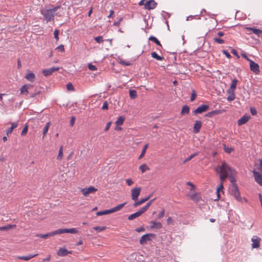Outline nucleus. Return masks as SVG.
<instances>
[{
  "instance_id": "69168bd1",
  "label": "nucleus",
  "mask_w": 262,
  "mask_h": 262,
  "mask_svg": "<svg viewBox=\"0 0 262 262\" xmlns=\"http://www.w3.org/2000/svg\"><path fill=\"white\" fill-rule=\"evenodd\" d=\"M250 112L252 115L254 116L257 114V111L255 108L251 107L250 108Z\"/></svg>"
},
{
  "instance_id": "0eeeda50",
  "label": "nucleus",
  "mask_w": 262,
  "mask_h": 262,
  "mask_svg": "<svg viewBox=\"0 0 262 262\" xmlns=\"http://www.w3.org/2000/svg\"><path fill=\"white\" fill-rule=\"evenodd\" d=\"M157 3L154 0L147 1L144 5V9L146 10L154 9L157 6Z\"/></svg>"
},
{
  "instance_id": "338daca9",
  "label": "nucleus",
  "mask_w": 262,
  "mask_h": 262,
  "mask_svg": "<svg viewBox=\"0 0 262 262\" xmlns=\"http://www.w3.org/2000/svg\"><path fill=\"white\" fill-rule=\"evenodd\" d=\"M223 53L228 58H231V55L226 50H223Z\"/></svg>"
},
{
  "instance_id": "4be33fe9",
  "label": "nucleus",
  "mask_w": 262,
  "mask_h": 262,
  "mask_svg": "<svg viewBox=\"0 0 262 262\" xmlns=\"http://www.w3.org/2000/svg\"><path fill=\"white\" fill-rule=\"evenodd\" d=\"M126 204V203L125 202L124 203L119 204L117 206L110 209L111 213H114L121 210L125 205Z\"/></svg>"
},
{
  "instance_id": "aec40b11",
  "label": "nucleus",
  "mask_w": 262,
  "mask_h": 262,
  "mask_svg": "<svg viewBox=\"0 0 262 262\" xmlns=\"http://www.w3.org/2000/svg\"><path fill=\"white\" fill-rule=\"evenodd\" d=\"M221 110H214L206 114L205 115V117L211 118L213 116L221 114Z\"/></svg>"
},
{
  "instance_id": "a211bd4d",
  "label": "nucleus",
  "mask_w": 262,
  "mask_h": 262,
  "mask_svg": "<svg viewBox=\"0 0 262 262\" xmlns=\"http://www.w3.org/2000/svg\"><path fill=\"white\" fill-rule=\"evenodd\" d=\"M60 232H61V234L64 233L75 234L78 233V231L76 228H73L70 229H60Z\"/></svg>"
},
{
  "instance_id": "b1692460",
  "label": "nucleus",
  "mask_w": 262,
  "mask_h": 262,
  "mask_svg": "<svg viewBox=\"0 0 262 262\" xmlns=\"http://www.w3.org/2000/svg\"><path fill=\"white\" fill-rule=\"evenodd\" d=\"M248 29L251 30L254 34L257 35L258 37H262V31L261 30L254 28H249Z\"/></svg>"
},
{
  "instance_id": "f8f14e48",
  "label": "nucleus",
  "mask_w": 262,
  "mask_h": 262,
  "mask_svg": "<svg viewBox=\"0 0 262 262\" xmlns=\"http://www.w3.org/2000/svg\"><path fill=\"white\" fill-rule=\"evenodd\" d=\"M255 181L260 186H262V174L255 170L253 171Z\"/></svg>"
},
{
  "instance_id": "39448f33",
  "label": "nucleus",
  "mask_w": 262,
  "mask_h": 262,
  "mask_svg": "<svg viewBox=\"0 0 262 262\" xmlns=\"http://www.w3.org/2000/svg\"><path fill=\"white\" fill-rule=\"evenodd\" d=\"M250 69L255 74L258 75L260 73L259 65L253 60H250Z\"/></svg>"
},
{
  "instance_id": "6e6552de",
  "label": "nucleus",
  "mask_w": 262,
  "mask_h": 262,
  "mask_svg": "<svg viewBox=\"0 0 262 262\" xmlns=\"http://www.w3.org/2000/svg\"><path fill=\"white\" fill-rule=\"evenodd\" d=\"M141 187H136L132 190L131 196L133 200L136 201L140 194Z\"/></svg>"
},
{
  "instance_id": "f704fd0d",
  "label": "nucleus",
  "mask_w": 262,
  "mask_h": 262,
  "mask_svg": "<svg viewBox=\"0 0 262 262\" xmlns=\"http://www.w3.org/2000/svg\"><path fill=\"white\" fill-rule=\"evenodd\" d=\"M140 215L139 213L137 211L133 214H130L128 217V219L130 221L133 220L136 218H137L138 217L140 216Z\"/></svg>"
},
{
  "instance_id": "412c9836",
  "label": "nucleus",
  "mask_w": 262,
  "mask_h": 262,
  "mask_svg": "<svg viewBox=\"0 0 262 262\" xmlns=\"http://www.w3.org/2000/svg\"><path fill=\"white\" fill-rule=\"evenodd\" d=\"M237 82H238V80L237 79H236V78L233 79L232 80V83L230 85V87L228 90L229 91H231L232 92V91L234 92L236 89Z\"/></svg>"
},
{
  "instance_id": "de8ad7c7",
  "label": "nucleus",
  "mask_w": 262,
  "mask_h": 262,
  "mask_svg": "<svg viewBox=\"0 0 262 262\" xmlns=\"http://www.w3.org/2000/svg\"><path fill=\"white\" fill-rule=\"evenodd\" d=\"M196 96V93L195 90H193L192 91L191 95L190 97V101H193Z\"/></svg>"
},
{
  "instance_id": "7ed1b4c3",
  "label": "nucleus",
  "mask_w": 262,
  "mask_h": 262,
  "mask_svg": "<svg viewBox=\"0 0 262 262\" xmlns=\"http://www.w3.org/2000/svg\"><path fill=\"white\" fill-rule=\"evenodd\" d=\"M229 192L230 194L233 196L236 200L239 202L242 201V198L240 195V192L236 184H234L230 186Z\"/></svg>"
},
{
  "instance_id": "6e6d98bb",
  "label": "nucleus",
  "mask_w": 262,
  "mask_h": 262,
  "mask_svg": "<svg viewBox=\"0 0 262 262\" xmlns=\"http://www.w3.org/2000/svg\"><path fill=\"white\" fill-rule=\"evenodd\" d=\"M67 89L70 91H73L74 90V88L71 83H69L67 84Z\"/></svg>"
},
{
  "instance_id": "9d476101",
  "label": "nucleus",
  "mask_w": 262,
  "mask_h": 262,
  "mask_svg": "<svg viewBox=\"0 0 262 262\" xmlns=\"http://www.w3.org/2000/svg\"><path fill=\"white\" fill-rule=\"evenodd\" d=\"M59 68L52 67L49 69H46L42 70V73L46 77L49 76L52 74L54 72L58 71Z\"/></svg>"
},
{
  "instance_id": "ddd939ff",
  "label": "nucleus",
  "mask_w": 262,
  "mask_h": 262,
  "mask_svg": "<svg viewBox=\"0 0 262 262\" xmlns=\"http://www.w3.org/2000/svg\"><path fill=\"white\" fill-rule=\"evenodd\" d=\"M32 88V85L30 84H25L20 88V93L28 95V94H30V90Z\"/></svg>"
},
{
  "instance_id": "49530a36",
  "label": "nucleus",
  "mask_w": 262,
  "mask_h": 262,
  "mask_svg": "<svg viewBox=\"0 0 262 262\" xmlns=\"http://www.w3.org/2000/svg\"><path fill=\"white\" fill-rule=\"evenodd\" d=\"M148 208L145 205L144 206L141 208L138 212L139 213L140 215H141L145 212H146Z\"/></svg>"
},
{
  "instance_id": "bb28decb",
  "label": "nucleus",
  "mask_w": 262,
  "mask_h": 262,
  "mask_svg": "<svg viewBox=\"0 0 262 262\" xmlns=\"http://www.w3.org/2000/svg\"><path fill=\"white\" fill-rule=\"evenodd\" d=\"M227 93L229 94V95L228 96V97L227 98V99L228 101H233V100H234V99L235 98L234 92L232 91V92L231 91L227 90Z\"/></svg>"
},
{
  "instance_id": "a19ab883",
  "label": "nucleus",
  "mask_w": 262,
  "mask_h": 262,
  "mask_svg": "<svg viewBox=\"0 0 262 262\" xmlns=\"http://www.w3.org/2000/svg\"><path fill=\"white\" fill-rule=\"evenodd\" d=\"M142 171V172H145L146 170L149 169V167L145 164H143L139 166V168Z\"/></svg>"
},
{
  "instance_id": "5701e85b",
  "label": "nucleus",
  "mask_w": 262,
  "mask_h": 262,
  "mask_svg": "<svg viewBox=\"0 0 262 262\" xmlns=\"http://www.w3.org/2000/svg\"><path fill=\"white\" fill-rule=\"evenodd\" d=\"M37 254H29L27 256H17V258L18 259H22V260H28L30 259H31L32 258H33L34 257H35L36 256H37Z\"/></svg>"
},
{
  "instance_id": "ea45409f",
  "label": "nucleus",
  "mask_w": 262,
  "mask_h": 262,
  "mask_svg": "<svg viewBox=\"0 0 262 262\" xmlns=\"http://www.w3.org/2000/svg\"><path fill=\"white\" fill-rule=\"evenodd\" d=\"M147 147H148V144H145V145L144 146V147H143V149H142V152H141V153L140 155V156H139V159H140L144 157V155H145V152H146V149H147Z\"/></svg>"
},
{
  "instance_id": "a878e982",
  "label": "nucleus",
  "mask_w": 262,
  "mask_h": 262,
  "mask_svg": "<svg viewBox=\"0 0 262 262\" xmlns=\"http://www.w3.org/2000/svg\"><path fill=\"white\" fill-rule=\"evenodd\" d=\"M190 111V108L189 106L185 105L182 107V111L181 112V115H184L185 114H189Z\"/></svg>"
},
{
  "instance_id": "37998d69",
  "label": "nucleus",
  "mask_w": 262,
  "mask_h": 262,
  "mask_svg": "<svg viewBox=\"0 0 262 262\" xmlns=\"http://www.w3.org/2000/svg\"><path fill=\"white\" fill-rule=\"evenodd\" d=\"M93 229L97 231V232H100L104 230L105 229H106V226H96L93 228Z\"/></svg>"
},
{
  "instance_id": "052dcab7",
  "label": "nucleus",
  "mask_w": 262,
  "mask_h": 262,
  "mask_svg": "<svg viewBox=\"0 0 262 262\" xmlns=\"http://www.w3.org/2000/svg\"><path fill=\"white\" fill-rule=\"evenodd\" d=\"M56 50H60V52H63L64 51V46L63 45H59V46H58L56 48Z\"/></svg>"
},
{
  "instance_id": "13d9d810",
  "label": "nucleus",
  "mask_w": 262,
  "mask_h": 262,
  "mask_svg": "<svg viewBox=\"0 0 262 262\" xmlns=\"http://www.w3.org/2000/svg\"><path fill=\"white\" fill-rule=\"evenodd\" d=\"M164 213H165V210L164 209H163L161 211V212L159 213L158 216V219H160L162 218L164 215Z\"/></svg>"
},
{
  "instance_id": "7c9ffc66",
  "label": "nucleus",
  "mask_w": 262,
  "mask_h": 262,
  "mask_svg": "<svg viewBox=\"0 0 262 262\" xmlns=\"http://www.w3.org/2000/svg\"><path fill=\"white\" fill-rule=\"evenodd\" d=\"M125 118L123 116H119L115 122V124L117 125H121L124 121Z\"/></svg>"
},
{
  "instance_id": "4468645a",
  "label": "nucleus",
  "mask_w": 262,
  "mask_h": 262,
  "mask_svg": "<svg viewBox=\"0 0 262 262\" xmlns=\"http://www.w3.org/2000/svg\"><path fill=\"white\" fill-rule=\"evenodd\" d=\"M69 254H72V251H68L64 248H60L57 252V254L59 256H65Z\"/></svg>"
},
{
  "instance_id": "5fc2aeb1",
  "label": "nucleus",
  "mask_w": 262,
  "mask_h": 262,
  "mask_svg": "<svg viewBox=\"0 0 262 262\" xmlns=\"http://www.w3.org/2000/svg\"><path fill=\"white\" fill-rule=\"evenodd\" d=\"M88 68L91 71H96L97 70V67L93 65L91 63H89L88 64Z\"/></svg>"
},
{
  "instance_id": "c756f323",
  "label": "nucleus",
  "mask_w": 262,
  "mask_h": 262,
  "mask_svg": "<svg viewBox=\"0 0 262 262\" xmlns=\"http://www.w3.org/2000/svg\"><path fill=\"white\" fill-rule=\"evenodd\" d=\"M151 56L152 58L156 59L158 60H162L164 59L163 56H159L156 52H153L151 53Z\"/></svg>"
},
{
  "instance_id": "680f3d73",
  "label": "nucleus",
  "mask_w": 262,
  "mask_h": 262,
  "mask_svg": "<svg viewBox=\"0 0 262 262\" xmlns=\"http://www.w3.org/2000/svg\"><path fill=\"white\" fill-rule=\"evenodd\" d=\"M231 52L235 56H236L237 57V58H239V56L237 52V51L234 49H232L231 51Z\"/></svg>"
},
{
  "instance_id": "c03bdc74",
  "label": "nucleus",
  "mask_w": 262,
  "mask_h": 262,
  "mask_svg": "<svg viewBox=\"0 0 262 262\" xmlns=\"http://www.w3.org/2000/svg\"><path fill=\"white\" fill-rule=\"evenodd\" d=\"M198 152H196L195 153H194L193 154H191L189 157H188L187 159H186L183 163H186L187 162L190 161V160H191L192 158H193L195 156H197L198 155Z\"/></svg>"
},
{
  "instance_id": "f257e3e1",
  "label": "nucleus",
  "mask_w": 262,
  "mask_h": 262,
  "mask_svg": "<svg viewBox=\"0 0 262 262\" xmlns=\"http://www.w3.org/2000/svg\"><path fill=\"white\" fill-rule=\"evenodd\" d=\"M215 170L216 172L220 174V179L221 183L216 188V194L217 198L215 199V201L218 200L220 198V191L222 190L224 188L223 182L228 177V172H231V168L225 162L222 163L221 166L218 165L215 168Z\"/></svg>"
},
{
  "instance_id": "393cba45",
  "label": "nucleus",
  "mask_w": 262,
  "mask_h": 262,
  "mask_svg": "<svg viewBox=\"0 0 262 262\" xmlns=\"http://www.w3.org/2000/svg\"><path fill=\"white\" fill-rule=\"evenodd\" d=\"M25 78L29 81L30 82H33L35 78V74L32 73L30 72L28 73L26 76Z\"/></svg>"
},
{
  "instance_id": "f3484780",
  "label": "nucleus",
  "mask_w": 262,
  "mask_h": 262,
  "mask_svg": "<svg viewBox=\"0 0 262 262\" xmlns=\"http://www.w3.org/2000/svg\"><path fill=\"white\" fill-rule=\"evenodd\" d=\"M151 196V194L149 195L148 196L141 199L139 201L135 202L133 205L134 207H137L139 206V205L142 204L143 203H144L145 202H146L147 201H148L150 198Z\"/></svg>"
},
{
  "instance_id": "4c0bfd02",
  "label": "nucleus",
  "mask_w": 262,
  "mask_h": 262,
  "mask_svg": "<svg viewBox=\"0 0 262 262\" xmlns=\"http://www.w3.org/2000/svg\"><path fill=\"white\" fill-rule=\"evenodd\" d=\"M50 122H47L46 123L44 128H43V138L46 136V134L47 133L48 131V129H49V128L50 127Z\"/></svg>"
},
{
  "instance_id": "cd10ccee",
  "label": "nucleus",
  "mask_w": 262,
  "mask_h": 262,
  "mask_svg": "<svg viewBox=\"0 0 262 262\" xmlns=\"http://www.w3.org/2000/svg\"><path fill=\"white\" fill-rule=\"evenodd\" d=\"M17 123L16 122H12L11 123V126L7 130V135H9L11 134L13 130L17 126Z\"/></svg>"
},
{
  "instance_id": "c85d7f7f",
  "label": "nucleus",
  "mask_w": 262,
  "mask_h": 262,
  "mask_svg": "<svg viewBox=\"0 0 262 262\" xmlns=\"http://www.w3.org/2000/svg\"><path fill=\"white\" fill-rule=\"evenodd\" d=\"M149 40L154 42L157 45L160 46L162 48V46L160 43V42L158 40V39L154 36H150L149 37Z\"/></svg>"
},
{
  "instance_id": "473e14b6",
  "label": "nucleus",
  "mask_w": 262,
  "mask_h": 262,
  "mask_svg": "<svg viewBox=\"0 0 262 262\" xmlns=\"http://www.w3.org/2000/svg\"><path fill=\"white\" fill-rule=\"evenodd\" d=\"M60 229H58L57 230L49 232L47 234H48V236L49 237L53 236H54L57 234H61V232H60Z\"/></svg>"
},
{
  "instance_id": "a18cd8bd",
  "label": "nucleus",
  "mask_w": 262,
  "mask_h": 262,
  "mask_svg": "<svg viewBox=\"0 0 262 262\" xmlns=\"http://www.w3.org/2000/svg\"><path fill=\"white\" fill-rule=\"evenodd\" d=\"M40 93V92L39 91H35L34 93H32L31 91V90H30V94H29L30 96H28V97L30 98H34L36 95L39 94ZM28 95H29V94H28Z\"/></svg>"
},
{
  "instance_id": "864d4df0",
  "label": "nucleus",
  "mask_w": 262,
  "mask_h": 262,
  "mask_svg": "<svg viewBox=\"0 0 262 262\" xmlns=\"http://www.w3.org/2000/svg\"><path fill=\"white\" fill-rule=\"evenodd\" d=\"M28 126L27 125H26L22 132H21V136H25V135H26V134L27 133V132H28Z\"/></svg>"
},
{
  "instance_id": "8fccbe9b",
  "label": "nucleus",
  "mask_w": 262,
  "mask_h": 262,
  "mask_svg": "<svg viewBox=\"0 0 262 262\" xmlns=\"http://www.w3.org/2000/svg\"><path fill=\"white\" fill-rule=\"evenodd\" d=\"M59 33V31L57 29H55L54 32V37L57 41L59 40V37H58Z\"/></svg>"
},
{
  "instance_id": "2f4dec72",
  "label": "nucleus",
  "mask_w": 262,
  "mask_h": 262,
  "mask_svg": "<svg viewBox=\"0 0 262 262\" xmlns=\"http://www.w3.org/2000/svg\"><path fill=\"white\" fill-rule=\"evenodd\" d=\"M60 229H58L57 230L49 232L47 234H48V236L49 237L53 236H54L57 234H61V232H60Z\"/></svg>"
},
{
  "instance_id": "603ef678",
  "label": "nucleus",
  "mask_w": 262,
  "mask_h": 262,
  "mask_svg": "<svg viewBox=\"0 0 262 262\" xmlns=\"http://www.w3.org/2000/svg\"><path fill=\"white\" fill-rule=\"evenodd\" d=\"M213 40H214V41H215L216 42H217L219 44H222L225 42V41L223 39L217 38V37L214 38Z\"/></svg>"
},
{
  "instance_id": "1a4fd4ad",
  "label": "nucleus",
  "mask_w": 262,
  "mask_h": 262,
  "mask_svg": "<svg viewBox=\"0 0 262 262\" xmlns=\"http://www.w3.org/2000/svg\"><path fill=\"white\" fill-rule=\"evenodd\" d=\"M97 189L95 188L93 186H90L87 188L81 189V191L84 196H88L89 194L94 193L96 191Z\"/></svg>"
},
{
  "instance_id": "20e7f679",
  "label": "nucleus",
  "mask_w": 262,
  "mask_h": 262,
  "mask_svg": "<svg viewBox=\"0 0 262 262\" xmlns=\"http://www.w3.org/2000/svg\"><path fill=\"white\" fill-rule=\"evenodd\" d=\"M156 237V234L154 233H147L143 235L139 241L140 244L142 245H144L146 244L148 241H152V239L155 238Z\"/></svg>"
},
{
  "instance_id": "3c124183",
  "label": "nucleus",
  "mask_w": 262,
  "mask_h": 262,
  "mask_svg": "<svg viewBox=\"0 0 262 262\" xmlns=\"http://www.w3.org/2000/svg\"><path fill=\"white\" fill-rule=\"evenodd\" d=\"M224 149L225 151L228 154L231 153L234 150L233 148L227 147L226 146L224 147Z\"/></svg>"
},
{
  "instance_id": "09e8293b",
  "label": "nucleus",
  "mask_w": 262,
  "mask_h": 262,
  "mask_svg": "<svg viewBox=\"0 0 262 262\" xmlns=\"http://www.w3.org/2000/svg\"><path fill=\"white\" fill-rule=\"evenodd\" d=\"M94 40L98 43H101L103 42V37L101 36H98L94 38Z\"/></svg>"
},
{
  "instance_id": "6ab92c4d",
  "label": "nucleus",
  "mask_w": 262,
  "mask_h": 262,
  "mask_svg": "<svg viewBox=\"0 0 262 262\" xmlns=\"http://www.w3.org/2000/svg\"><path fill=\"white\" fill-rule=\"evenodd\" d=\"M150 223L152 224V225L149 227L150 229H161L162 228V225L160 222H156L155 221H150Z\"/></svg>"
},
{
  "instance_id": "58836bf2",
  "label": "nucleus",
  "mask_w": 262,
  "mask_h": 262,
  "mask_svg": "<svg viewBox=\"0 0 262 262\" xmlns=\"http://www.w3.org/2000/svg\"><path fill=\"white\" fill-rule=\"evenodd\" d=\"M15 225H9L0 227V230L6 231L12 229Z\"/></svg>"
},
{
  "instance_id": "2eb2a0df",
  "label": "nucleus",
  "mask_w": 262,
  "mask_h": 262,
  "mask_svg": "<svg viewBox=\"0 0 262 262\" xmlns=\"http://www.w3.org/2000/svg\"><path fill=\"white\" fill-rule=\"evenodd\" d=\"M202 122L201 121H196L194 124L193 132L194 133H198L202 126Z\"/></svg>"
},
{
  "instance_id": "72a5a7b5",
  "label": "nucleus",
  "mask_w": 262,
  "mask_h": 262,
  "mask_svg": "<svg viewBox=\"0 0 262 262\" xmlns=\"http://www.w3.org/2000/svg\"><path fill=\"white\" fill-rule=\"evenodd\" d=\"M110 213H112L111 211V209H107V210H105L103 211H98L96 213V214L97 216H100V215L108 214Z\"/></svg>"
},
{
  "instance_id": "0e129e2a",
  "label": "nucleus",
  "mask_w": 262,
  "mask_h": 262,
  "mask_svg": "<svg viewBox=\"0 0 262 262\" xmlns=\"http://www.w3.org/2000/svg\"><path fill=\"white\" fill-rule=\"evenodd\" d=\"M145 230V229L143 227H141L140 228H137L135 229V231L137 232H143Z\"/></svg>"
},
{
  "instance_id": "79ce46f5",
  "label": "nucleus",
  "mask_w": 262,
  "mask_h": 262,
  "mask_svg": "<svg viewBox=\"0 0 262 262\" xmlns=\"http://www.w3.org/2000/svg\"><path fill=\"white\" fill-rule=\"evenodd\" d=\"M63 157V147L62 146H61L59 148V153L57 157V159L58 160H61L62 159Z\"/></svg>"
},
{
  "instance_id": "bf43d9fd",
  "label": "nucleus",
  "mask_w": 262,
  "mask_h": 262,
  "mask_svg": "<svg viewBox=\"0 0 262 262\" xmlns=\"http://www.w3.org/2000/svg\"><path fill=\"white\" fill-rule=\"evenodd\" d=\"M119 63L122 65H124V66H126L131 65V63L130 62H126V61H125L122 60L119 61Z\"/></svg>"
},
{
  "instance_id": "4d7b16f0",
  "label": "nucleus",
  "mask_w": 262,
  "mask_h": 262,
  "mask_svg": "<svg viewBox=\"0 0 262 262\" xmlns=\"http://www.w3.org/2000/svg\"><path fill=\"white\" fill-rule=\"evenodd\" d=\"M259 164L257 166V169L262 172V159L259 160Z\"/></svg>"
},
{
  "instance_id": "9b49d317",
  "label": "nucleus",
  "mask_w": 262,
  "mask_h": 262,
  "mask_svg": "<svg viewBox=\"0 0 262 262\" xmlns=\"http://www.w3.org/2000/svg\"><path fill=\"white\" fill-rule=\"evenodd\" d=\"M261 239L259 237L254 235L251 238V241L252 242V248H257L259 247L260 242Z\"/></svg>"
},
{
  "instance_id": "dca6fc26",
  "label": "nucleus",
  "mask_w": 262,
  "mask_h": 262,
  "mask_svg": "<svg viewBox=\"0 0 262 262\" xmlns=\"http://www.w3.org/2000/svg\"><path fill=\"white\" fill-rule=\"evenodd\" d=\"M250 116H248L246 115H244L242 116L237 121V124L239 126L242 125L246 123L250 118Z\"/></svg>"
},
{
  "instance_id": "e2e57ef3",
  "label": "nucleus",
  "mask_w": 262,
  "mask_h": 262,
  "mask_svg": "<svg viewBox=\"0 0 262 262\" xmlns=\"http://www.w3.org/2000/svg\"><path fill=\"white\" fill-rule=\"evenodd\" d=\"M102 109L103 110H107L108 109V103H107V101H104L103 104V105H102Z\"/></svg>"
},
{
  "instance_id": "423d86ee",
  "label": "nucleus",
  "mask_w": 262,
  "mask_h": 262,
  "mask_svg": "<svg viewBox=\"0 0 262 262\" xmlns=\"http://www.w3.org/2000/svg\"><path fill=\"white\" fill-rule=\"evenodd\" d=\"M209 108V106L207 104H202L199 107H198L195 110H194L192 113L194 115H197L199 114H202L204 112L207 111Z\"/></svg>"
},
{
  "instance_id": "774afa93",
  "label": "nucleus",
  "mask_w": 262,
  "mask_h": 262,
  "mask_svg": "<svg viewBox=\"0 0 262 262\" xmlns=\"http://www.w3.org/2000/svg\"><path fill=\"white\" fill-rule=\"evenodd\" d=\"M126 183L128 186H130L133 184V181L130 179H127L126 180Z\"/></svg>"
},
{
  "instance_id": "f03ea898",
  "label": "nucleus",
  "mask_w": 262,
  "mask_h": 262,
  "mask_svg": "<svg viewBox=\"0 0 262 262\" xmlns=\"http://www.w3.org/2000/svg\"><path fill=\"white\" fill-rule=\"evenodd\" d=\"M60 7L61 6L59 5L51 9H43L41 10L40 13L43 15L45 20L47 22H49L54 19L55 13Z\"/></svg>"
},
{
  "instance_id": "c9c22d12",
  "label": "nucleus",
  "mask_w": 262,
  "mask_h": 262,
  "mask_svg": "<svg viewBox=\"0 0 262 262\" xmlns=\"http://www.w3.org/2000/svg\"><path fill=\"white\" fill-rule=\"evenodd\" d=\"M233 171H234V170L231 168V172H232V173H231V172H230V171H229V172H228V177H229V178H230V182H231V183H232V184H231V185H233L234 184H236V183H235V182H236V180H235V179L233 177H232V176H229V174H231V175H232V174H233Z\"/></svg>"
},
{
  "instance_id": "e433bc0d",
  "label": "nucleus",
  "mask_w": 262,
  "mask_h": 262,
  "mask_svg": "<svg viewBox=\"0 0 262 262\" xmlns=\"http://www.w3.org/2000/svg\"><path fill=\"white\" fill-rule=\"evenodd\" d=\"M129 97L132 99H135L137 96V92L134 90H129Z\"/></svg>"
}]
</instances>
